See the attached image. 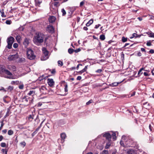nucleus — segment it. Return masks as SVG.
<instances>
[{"instance_id": "obj_1", "label": "nucleus", "mask_w": 154, "mask_h": 154, "mask_svg": "<svg viewBox=\"0 0 154 154\" xmlns=\"http://www.w3.org/2000/svg\"><path fill=\"white\" fill-rule=\"evenodd\" d=\"M43 34L41 33L38 32L36 33L35 35L33 38V41L34 43L37 45H39L42 43L43 41L44 38Z\"/></svg>"}, {"instance_id": "obj_2", "label": "nucleus", "mask_w": 154, "mask_h": 154, "mask_svg": "<svg viewBox=\"0 0 154 154\" xmlns=\"http://www.w3.org/2000/svg\"><path fill=\"white\" fill-rule=\"evenodd\" d=\"M103 136L105 137L107 140L106 145L105 146V148L107 149L110 147L112 143V141L111 140V135L109 133L106 132L105 134H103Z\"/></svg>"}, {"instance_id": "obj_3", "label": "nucleus", "mask_w": 154, "mask_h": 154, "mask_svg": "<svg viewBox=\"0 0 154 154\" xmlns=\"http://www.w3.org/2000/svg\"><path fill=\"white\" fill-rule=\"evenodd\" d=\"M27 57L28 59L30 60H33L35 59V56L32 50L29 48H27Z\"/></svg>"}, {"instance_id": "obj_4", "label": "nucleus", "mask_w": 154, "mask_h": 154, "mask_svg": "<svg viewBox=\"0 0 154 154\" xmlns=\"http://www.w3.org/2000/svg\"><path fill=\"white\" fill-rule=\"evenodd\" d=\"M14 40V38L10 36L8 38L7 40V42L8 43V45L7 47L8 48L10 49L12 48V44H13Z\"/></svg>"}, {"instance_id": "obj_5", "label": "nucleus", "mask_w": 154, "mask_h": 154, "mask_svg": "<svg viewBox=\"0 0 154 154\" xmlns=\"http://www.w3.org/2000/svg\"><path fill=\"white\" fill-rule=\"evenodd\" d=\"M43 55L42 57L41 60H45L47 59L48 58V51L47 50L46 48H43L42 49Z\"/></svg>"}, {"instance_id": "obj_6", "label": "nucleus", "mask_w": 154, "mask_h": 154, "mask_svg": "<svg viewBox=\"0 0 154 154\" xmlns=\"http://www.w3.org/2000/svg\"><path fill=\"white\" fill-rule=\"evenodd\" d=\"M18 53H17L14 55H9L8 58V59L9 61H16L18 58Z\"/></svg>"}, {"instance_id": "obj_7", "label": "nucleus", "mask_w": 154, "mask_h": 154, "mask_svg": "<svg viewBox=\"0 0 154 154\" xmlns=\"http://www.w3.org/2000/svg\"><path fill=\"white\" fill-rule=\"evenodd\" d=\"M47 83L48 85L51 87H52L54 85V82L52 79H48L47 80Z\"/></svg>"}, {"instance_id": "obj_8", "label": "nucleus", "mask_w": 154, "mask_h": 154, "mask_svg": "<svg viewBox=\"0 0 154 154\" xmlns=\"http://www.w3.org/2000/svg\"><path fill=\"white\" fill-rule=\"evenodd\" d=\"M46 30L50 33H52L54 32V29L52 25H48L47 28Z\"/></svg>"}, {"instance_id": "obj_9", "label": "nucleus", "mask_w": 154, "mask_h": 154, "mask_svg": "<svg viewBox=\"0 0 154 154\" xmlns=\"http://www.w3.org/2000/svg\"><path fill=\"white\" fill-rule=\"evenodd\" d=\"M19 30H17L15 31H14L13 34H15L16 35H17L16 38L17 41V42L18 43H19Z\"/></svg>"}, {"instance_id": "obj_10", "label": "nucleus", "mask_w": 154, "mask_h": 154, "mask_svg": "<svg viewBox=\"0 0 154 154\" xmlns=\"http://www.w3.org/2000/svg\"><path fill=\"white\" fill-rule=\"evenodd\" d=\"M7 68L10 70H12L13 71H15L16 70V68L14 66L8 65Z\"/></svg>"}, {"instance_id": "obj_11", "label": "nucleus", "mask_w": 154, "mask_h": 154, "mask_svg": "<svg viewBox=\"0 0 154 154\" xmlns=\"http://www.w3.org/2000/svg\"><path fill=\"white\" fill-rule=\"evenodd\" d=\"M29 43V41L28 39L26 38L23 42V45L25 48H26Z\"/></svg>"}, {"instance_id": "obj_12", "label": "nucleus", "mask_w": 154, "mask_h": 154, "mask_svg": "<svg viewBox=\"0 0 154 154\" xmlns=\"http://www.w3.org/2000/svg\"><path fill=\"white\" fill-rule=\"evenodd\" d=\"M110 134L111 137H112V139L114 140H116V133L112 131H110V133H109Z\"/></svg>"}, {"instance_id": "obj_13", "label": "nucleus", "mask_w": 154, "mask_h": 154, "mask_svg": "<svg viewBox=\"0 0 154 154\" xmlns=\"http://www.w3.org/2000/svg\"><path fill=\"white\" fill-rule=\"evenodd\" d=\"M11 108V106H10L7 109V111L6 112V114L5 116V118L9 116L11 112H10V109Z\"/></svg>"}, {"instance_id": "obj_14", "label": "nucleus", "mask_w": 154, "mask_h": 154, "mask_svg": "<svg viewBox=\"0 0 154 154\" xmlns=\"http://www.w3.org/2000/svg\"><path fill=\"white\" fill-rule=\"evenodd\" d=\"M2 71L5 72V74L8 75H12V73H11L7 69H2Z\"/></svg>"}, {"instance_id": "obj_15", "label": "nucleus", "mask_w": 154, "mask_h": 154, "mask_svg": "<svg viewBox=\"0 0 154 154\" xmlns=\"http://www.w3.org/2000/svg\"><path fill=\"white\" fill-rule=\"evenodd\" d=\"M56 18L54 16L50 17L49 19V21L50 23H52L55 21Z\"/></svg>"}, {"instance_id": "obj_16", "label": "nucleus", "mask_w": 154, "mask_h": 154, "mask_svg": "<svg viewBox=\"0 0 154 154\" xmlns=\"http://www.w3.org/2000/svg\"><path fill=\"white\" fill-rule=\"evenodd\" d=\"M88 68V66H85V68L82 69V70L79 71L78 73L79 74H82V73L86 71Z\"/></svg>"}, {"instance_id": "obj_17", "label": "nucleus", "mask_w": 154, "mask_h": 154, "mask_svg": "<svg viewBox=\"0 0 154 154\" xmlns=\"http://www.w3.org/2000/svg\"><path fill=\"white\" fill-rule=\"evenodd\" d=\"M35 91L32 90L29 91V92L28 93V95L29 96H33L35 94Z\"/></svg>"}, {"instance_id": "obj_18", "label": "nucleus", "mask_w": 154, "mask_h": 154, "mask_svg": "<svg viewBox=\"0 0 154 154\" xmlns=\"http://www.w3.org/2000/svg\"><path fill=\"white\" fill-rule=\"evenodd\" d=\"M66 134L64 133H61L60 134V137L62 140H63V142L64 141V140L65 139L66 137Z\"/></svg>"}, {"instance_id": "obj_19", "label": "nucleus", "mask_w": 154, "mask_h": 154, "mask_svg": "<svg viewBox=\"0 0 154 154\" xmlns=\"http://www.w3.org/2000/svg\"><path fill=\"white\" fill-rule=\"evenodd\" d=\"M128 154H136V152L132 149L129 150L127 152Z\"/></svg>"}, {"instance_id": "obj_20", "label": "nucleus", "mask_w": 154, "mask_h": 154, "mask_svg": "<svg viewBox=\"0 0 154 154\" xmlns=\"http://www.w3.org/2000/svg\"><path fill=\"white\" fill-rule=\"evenodd\" d=\"M93 22V20L92 19L90 20L86 24V26H89L91 25Z\"/></svg>"}, {"instance_id": "obj_21", "label": "nucleus", "mask_w": 154, "mask_h": 154, "mask_svg": "<svg viewBox=\"0 0 154 154\" xmlns=\"http://www.w3.org/2000/svg\"><path fill=\"white\" fill-rule=\"evenodd\" d=\"M22 101L24 102V103H26L28 101V100L27 98H26V96H24L22 99Z\"/></svg>"}, {"instance_id": "obj_22", "label": "nucleus", "mask_w": 154, "mask_h": 154, "mask_svg": "<svg viewBox=\"0 0 154 154\" xmlns=\"http://www.w3.org/2000/svg\"><path fill=\"white\" fill-rule=\"evenodd\" d=\"M119 82H115L113 83H112L110 84V85L112 87H115L117 86L119 84Z\"/></svg>"}, {"instance_id": "obj_23", "label": "nucleus", "mask_w": 154, "mask_h": 154, "mask_svg": "<svg viewBox=\"0 0 154 154\" xmlns=\"http://www.w3.org/2000/svg\"><path fill=\"white\" fill-rule=\"evenodd\" d=\"M140 37V36L137 35V34L136 33H134L130 37V38H132L134 37H135L136 38L138 37Z\"/></svg>"}, {"instance_id": "obj_24", "label": "nucleus", "mask_w": 154, "mask_h": 154, "mask_svg": "<svg viewBox=\"0 0 154 154\" xmlns=\"http://www.w3.org/2000/svg\"><path fill=\"white\" fill-rule=\"evenodd\" d=\"M100 38L101 40H104L105 39V37L104 35H101L100 37Z\"/></svg>"}, {"instance_id": "obj_25", "label": "nucleus", "mask_w": 154, "mask_h": 154, "mask_svg": "<svg viewBox=\"0 0 154 154\" xmlns=\"http://www.w3.org/2000/svg\"><path fill=\"white\" fill-rule=\"evenodd\" d=\"M142 70H145H145L144 69V68H141L140 69V70H139V71L138 72V75H139V74H140V75L142 74H143V72H142Z\"/></svg>"}, {"instance_id": "obj_26", "label": "nucleus", "mask_w": 154, "mask_h": 154, "mask_svg": "<svg viewBox=\"0 0 154 154\" xmlns=\"http://www.w3.org/2000/svg\"><path fill=\"white\" fill-rule=\"evenodd\" d=\"M20 146L23 147H24L26 145V143L24 141L21 142L20 143Z\"/></svg>"}, {"instance_id": "obj_27", "label": "nucleus", "mask_w": 154, "mask_h": 154, "mask_svg": "<svg viewBox=\"0 0 154 154\" xmlns=\"http://www.w3.org/2000/svg\"><path fill=\"white\" fill-rule=\"evenodd\" d=\"M68 51L69 54H71L74 51V50L72 48H69L68 50Z\"/></svg>"}, {"instance_id": "obj_28", "label": "nucleus", "mask_w": 154, "mask_h": 154, "mask_svg": "<svg viewBox=\"0 0 154 154\" xmlns=\"http://www.w3.org/2000/svg\"><path fill=\"white\" fill-rule=\"evenodd\" d=\"M46 88L45 86H42L40 88V91L42 92L43 90H46Z\"/></svg>"}, {"instance_id": "obj_29", "label": "nucleus", "mask_w": 154, "mask_h": 154, "mask_svg": "<svg viewBox=\"0 0 154 154\" xmlns=\"http://www.w3.org/2000/svg\"><path fill=\"white\" fill-rule=\"evenodd\" d=\"M1 151L3 154H7V150L6 149H2Z\"/></svg>"}, {"instance_id": "obj_30", "label": "nucleus", "mask_w": 154, "mask_h": 154, "mask_svg": "<svg viewBox=\"0 0 154 154\" xmlns=\"http://www.w3.org/2000/svg\"><path fill=\"white\" fill-rule=\"evenodd\" d=\"M127 41V38L124 37H122V41L123 42H125Z\"/></svg>"}, {"instance_id": "obj_31", "label": "nucleus", "mask_w": 154, "mask_h": 154, "mask_svg": "<svg viewBox=\"0 0 154 154\" xmlns=\"http://www.w3.org/2000/svg\"><path fill=\"white\" fill-rule=\"evenodd\" d=\"M8 134L9 135H12L13 134V131L12 130H10L8 131Z\"/></svg>"}, {"instance_id": "obj_32", "label": "nucleus", "mask_w": 154, "mask_h": 154, "mask_svg": "<svg viewBox=\"0 0 154 154\" xmlns=\"http://www.w3.org/2000/svg\"><path fill=\"white\" fill-rule=\"evenodd\" d=\"M100 154H108V152L107 150H104Z\"/></svg>"}, {"instance_id": "obj_33", "label": "nucleus", "mask_w": 154, "mask_h": 154, "mask_svg": "<svg viewBox=\"0 0 154 154\" xmlns=\"http://www.w3.org/2000/svg\"><path fill=\"white\" fill-rule=\"evenodd\" d=\"M58 63L59 66H62L63 65V63L62 61L60 60H59L58 61Z\"/></svg>"}, {"instance_id": "obj_34", "label": "nucleus", "mask_w": 154, "mask_h": 154, "mask_svg": "<svg viewBox=\"0 0 154 154\" xmlns=\"http://www.w3.org/2000/svg\"><path fill=\"white\" fill-rule=\"evenodd\" d=\"M33 117H34L33 115H30L29 116V120L30 121H31L32 120V119H33Z\"/></svg>"}, {"instance_id": "obj_35", "label": "nucleus", "mask_w": 154, "mask_h": 154, "mask_svg": "<svg viewBox=\"0 0 154 154\" xmlns=\"http://www.w3.org/2000/svg\"><path fill=\"white\" fill-rule=\"evenodd\" d=\"M25 61V59L23 57L20 58V63H23Z\"/></svg>"}, {"instance_id": "obj_36", "label": "nucleus", "mask_w": 154, "mask_h": 154, "mask_svg": "<svg viewBox=\"0 0 154 154\" xmlns=\"http://www.w3.org/2000/svg\"><path fill=\"white\" fill-rule=\"evenodd\" d=\"M41 3V2L37 1V0H35V5L36 6H39V5Z\"/></svg>"}, {"instance_id": "obj_37", "label": "nucleus", "mask_w": 154, "mask_h": 154, "mask_svg": "<svg viewBox=\"0 0 154 154\" xmlns=\"http://www.w3.org/2000/svg\"><path fill=\"white\" fill-rule=\"evenodd\" d=\"M0 12L2 14L1 16L2 17H5L6 16L5 15V14L3 11H0Z\"/></svg>"}, {"instance_id": "obj_38", "label": "nucleus", "mask_w": 154, "mask_h": 154, "mask_svg": "<svg viewBox=\"0 0 154 154\" xmlns=\"http://www.w3.org/2000/svg\"><path fill=\"white\" fill-rule=\"evenodd\" d=\"M120 143L121 145L122 146L124 147L125 146V144L124 143V142L123 141V140H121L120 141Z\"/></svg>"}, {"instance_id": "obj_39", "label": "nucleus", "mask_w": 154, "mask_h": 154, "mask_svg": "<svg viewBox=\"0 0 154 154\" xmlns=\"http://www.w3.org/2000/svg\"><path fill=\"white\" fill-rule=\"evenodd\" d=\"M61 12L63 13V15L64 16L66 14V12L65 11L64 9H62L61 10Z\"/></svg>"}, {"instance_id": "obj_40", "label": "nucleus", "mask_w": 154, "mask_h": 154, "mask_svg": "<svg viewBox=\"0 0 154 154\" xmlns=\"http://www.w3.org/2000/svg\"><path fill=\"white\" fill-rule=\"evenodd\" d=\"M8 97L7 96H6L3 99V101H4L5 102V103H8V101H7L6 100H5V98Z\"/></svg>"}, {"instance_id": "obj_41", "label": "nucleus", "mask_w": 154, "mask_h": 154, "mask_svg": "<svg viewBox=\"0 0 154 154\" xmlns=\"http://www.w3.org/2000/svg\"><path fill=\"white\" fill-rule=\"evenodd\" d=\"M64 87H65V88H64L65 91L66 92L68 91L67 85V84L65 85H64Z\"/></svg>"}, {"instance_id": "obj_42", "label": "nucleus", "mask_w": 154, "mask_h": 154, "mask_svg": "<svg viewBox=\"0 0 154 154\" xmlns=\"http://www.w3.org/2000/svg\"><path fill=\"white\" fill-rule=\"evenodd\" d=\"M18 46V45L17 44L15 43L13 44V47L14 48H17Z\"/></svg>"}, {"instance_id": "obj_43", "label": "nucleus", "mask_w": 154, "mask_h": 154, "mask_svg": "<svg viewBox=\"0 0 154 154\" xmlns=\"http://www.w3.org/2000/svg\"><path fill=\"white\" fill-rule=\"evenodd\" d=\"M1 146L2 147H5L6 146V143H2L1 144Z\"/></svg>"}, {"instance_id": "obj_44", "label": "nucleus", "mask_w": 154, "mask_h": 154, "mask_svg": "<svg viewBox=\"0 0 154 154\" xmlns=\"http://www.w3.org/2000/svg\"><path fill=\"white\" fill-rule=\"evenodd\" d=\"M93 102V100H90L88 102H87L86 103V104L87 105H89L90 103H92Z\"/></svg>"}, {"instance_id": "obj_45", "label": "nucleus", "mask_w": 154, "mask_h": 154, "mask_svg": "<svg viewBox=\"0 0 154 154\" xmlns=\"http://www.w3.org/2000/svg\"><path fill=\"white\" fill-rule=\"evenodd\" d=\"M11 21L9 20H7L6 21L5 23L7 24H10L11 23Z\"/></svg>"}, {"instance_id": "obj_46", "label": "nucleus", "mask_w": 154, "mask_h": 154, "mask_svg": "<svg viewBox=\"0 0 154 154\" xmlns=\"http://www.w3.org/2000/svg\"><path fill=\"white\" fill-rule=\"evenodd\" d=\"M85 3V1H83L82 2H81L80 3V7H81L82 6H83L84 4Z\"/></svg>"}, {"instance_id": "obj_47", "label": "nucleus", "mask_w": 154, "mask_h": 154, "mask_svg": "<svg viewBox=\"0 0 154 154\" xmlns=\"http://www.w3.org/2000/svg\"><path fill=\"white\" fill-rule=\"evenodd\" d=\"M146 45L148 46H150L151 45V43L150 41H148L147 42Z\"/></svg>"}, {"instance_id": "obj_48", "label": "nucleus", "mask_w": 154, "mask_h": 154, "mask_svg": "<svg viewBox=\"0 0 154 154\" xmlns=\"http://www.w3.org/2000/svg\"><path fill=\"white\" fill-rule=\"evenodd\" d=\"M126 138V137L125 136H122V140H125Z\"/></svg>"}, {"instance_id": "obj_49", "label": "nucleus", "mask_w": 154, "mask_h": 154, "mask_svg": "<svg viewBox=\"0 0 154 154\" xmlns=\"http://www.w3.org/2000/svg\"><path fill=\"white\" fill-rule=\"evenodd\" d=\"M80 50H81L79 48L76 50H74V51L75 53H77V52H78L79 51H80Z\"/></svg>"}, {"instance_id": "obj_50", "label": "nucleus", "mask_w": 154, "mask_h": 154, "mask_svg": "<svg viewBox=\"0 0 154 154\" xmlns=\"http://www.w3.org/2000/svg\"><path fill=\"white\" fill-rule=\"evenodd\" d=\"M151 35H149V37L151 38H154V33L152 32Z\"/></svg>"}, {"instance_id": "obj_51", "label": "nucleus", "mask_w": 154, "mask_h": 154, "mask_svg": "<svg viewBox=\"0 0 154 154\" xmlns=\"http://www.w3.org/2000/svg\"><path fill=\"white\" fill-rule=\"evenodd\" d=\"M23 84L20 85V89H23Z\"/></svg>"}, {"instance_id": "obj_52", "label": "nucleus", "mask_w": 154, "mask_h": 154, "mask_svg": "<svg viewBox=\"0 0 154 154\" xmlns=\"http://www.w3.org/2000/svg\"><path fill=\"white\" fill-rule=\"evenodd\" d=\"M149 52L152 54L154 53V50L153 49H151L150 50Z\"/></svg>"}, {"instance_id": "obj_53", "label": "nucleus", "mask_w": 154, "mask_h": 154, "mask_svg": "<svg viewBox=\"0 0 154 154\" xmlns=\"http://www.w3.org/2000/svg\"><path fill=\"white\" fill-rule=\"evenodd\" d=\"M8 89L9 90L11 91V90L13 89V87H12V86H9L8 87Z\"/></svg>"}, {"instance_id": "obj_54", "label": "nucleus", "mask_w": 154, "mask_h": 154, "mask_svg": "<svg viewBox=\"0 0 154 154\" xmlns=\"http://www.w3.org/2000/svg\"><path fill=\"white\" fill-rule=\"evenodd\" d=\"M82 79V77L81 76H78L77 78V80H80Z\"/></svg>"}, {"instance_id": "obj_55", "label": "nucleus", "mask_w": 154, "mask_h": 154, "mask_svg": "<svg viewBox=\"0 0 154 154\" xmlns=\"http://www.w3.org/2000/svg\"><path fill=\"white\" fill-rule=\"evenodd\" d=\"M55 72L56 71L55 69H53L52 71H51V73L53 74H55Z\"/></svg>"}, {"instance_id": "obj_56", "label": "nucleus", "mask_w": 154, "mask_h": 154, "mask_svg": "<svg viewBox=\"0 0 154 154\" xmlns=\"http://www.w3.org/2000/svg\"><path fill=\"white\" fill-rule=\"evenodd\" d=\"M102 72V70L101 69H98L96 71V72L100 73Z\"/></svg>"}, {"instance_id": "obj_57", "label": "nucleus", "mask_w": 154, "mask_h": 154, "mask_svg": "<svg viewBox=\"0 0 154 154\" xmlns=\"http://www.w3.org/2000/svg\"><path fill=\"white\" fill-rule=\"evenodd\" d=\"M149 17L151 19H154V17L152 15H149Z\"/></svg>"}, {"instance_id": "obj_58", "label": "nucleus", "mask_w": 154, "mask_h": 154, "mask_svg": "<svg viewBox=\"0 0 154 154\" xmlns=\"http://www.w3.org/2000/svg\"><path fill=\"white\" fill-rule=\"evenodd\" d=\"M40 127H38L36 129L35 131H36V132L37 133L38 131L39 130V129H40Z\"/></svg>"}, {"instance_id": "obj_59", "label": "nucleus", "mask_w": 154, "mask_h": 154, "mask_svg": "<svg viewBox=\"0 0 154 154\" xmlns=\"http://www.w3.org/2000/svg\"><path fill=\"white\" fill-rule=\"evenodd\" d=\"M143 74L145 76H147L149 75L148 73L146 72H144Z\"/></svg>"}, {"instance_id": "obj_60", "label": "nucleus", "mask_w": 154, "mask_h": 154, "mask_svg": "<svg viewBox=\"0 0 154 154\" xmlns=\"http://www.w3.org/2000/svg\"><path fill=\"white\" fill-rule=\"evenodd\" d=\"M2 131L3 133H6L7 132V131L6 129H4Z\"/></svg>"}, {"instance_id": "obj_61", "label": "nucleus", "mask_w": 154, "mask_h": 154, "mask_svg": "<svg viewBox=\"0 0 154 154\" xmlns=\"http://www.w3.org/2000/svg\"><path fill=\"white\" fill-rule=\"evenodd\" d=\"M141 50L142 51H143L144 52H146L144 48H141Z\"/></svg>"}, {"instance_id": "obj_62", "label": "nucleus", "mask_w": 154, "mask_h": 154, "mask_svg": "<svg viewBox=\"0 0 154 154\" xmlns=\"http://www.w3.org/2000/svg\"><path fill=\"white\" fill-rule=\"evenodd\" d=\"M83 29L84 30H86V31L88 30V28L86 26H85L84 27Z\"/></svg>"}, {"instance_id": "obj_63", "label": "nucleus", "mask_w": 154, "mask_h": 154, "mask_svg": "<svg viewBox=\"0 0 154 154\" xmlns=\"http://www.w3.org/2000/svg\"><path fill=\"white\" fill-rule=\"evenodd\" d=\"M36 133H37L36 131H35L32 134V135L34 136Z\"/></svg>"}, {"instance_id": "obj_64", "label": "nucleus", "mask_w": 154, "mask_h": 154, "mask_svg": "<svg viewBox=\"0 0 154 154\" xmlns=\"http://www.w3.org/2000/svg\"><path fill=\"white\" fill-rule=\"evenodd\" d=\"M42 104L41 102H39L38 103V106H41L42 105Z\"/></svg>"}]
</instances>
